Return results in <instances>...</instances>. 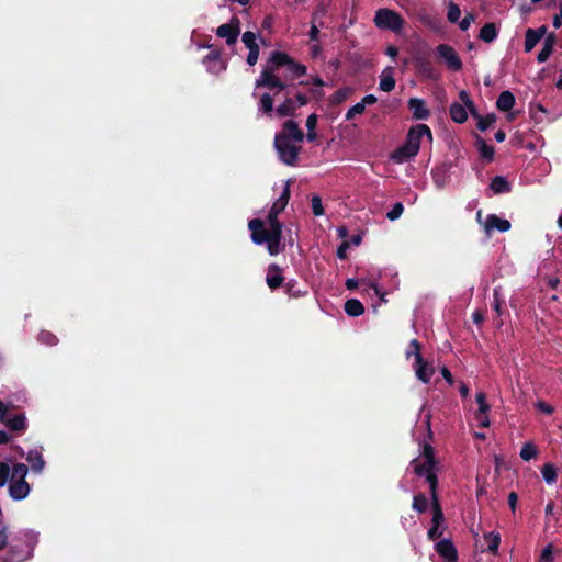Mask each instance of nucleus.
<instances>
[{
	"label": "nucleus",
	"mask_w": 562,
	"mask_h": 562,
	"mask_svg": "<svg viewBox=\"0 0 562 562\" xmlns=\"http://www.w3.org/2000/svg\"><path fill=\"white\" fill-rule=\"evenodd\" d=\"M442 464L436 458L435 449L431 445L424 442V480L429 485L430 491V510L431 526L427 536L430 540L439 539L445 530V516L438 496V473L441 471Z\"/></svg>",
	"instance_id": "1"
},
{
	"label": "nucleus",
	"mask_w": 562,
	"mask_h": 562,
	"mask_svg": "<svg viewBox=\"0 0 562 562\" xmlns=\"http://www.w3.org/2000/svg\"><path fill=\"white\" fill-rule=\"evenodd\" d=\"M304 139V133L294 121H286L282 125V131L276 135L274 146L281 160L290 166L295 165L301 146Z\"/></svg>",
	"instance_id": "2"
},
{
	"label": "nucleus",
	"mask_w": 562,
	"mask_h": 562,
	"mask_svg": "<svg viewBox=\"0 0 562 562\" xmlns=\"http://www.w3.org/2000/svg\"><path fill=\"white\" fill-rule=\"evenodd\" d=\"M271 65H267L260 76V78L256 81V87H268L270 89L277 88L279 91L285 88V85L280 80V78L276 75V70L281 66H290L292 64V58L282 52H274L270 58Z\"/></svg>",
	"instance_id": "3"
},
{
	"label": "nucleus",
	"mask_w": 562,
	"mask_h": 562,
	"mask_svg": "<svg viewBox=\"0 0 562 562\" xmlns=\"http://www.w3.org/2000/svg\"><path fill=\"white\" fill-rule=\"evenodd\" d=\"M422 125L413 126L408 134L406 143L391 154V159L401 164L411 157L417 155L420 147Z\"/></svg>",
	"instance_id": "4"
},
{
	"label": "nucleus",
	"mask_w": 562,
	"mask_h": 562,
	"mask_svg": "<svg viewBox=\"0 0 562 562\" xmlns=\"http://www.w3.org/2000/svg\"><path fill=\"white\" fill-rule=\"evenodd\" d=\"M27 467L23 463H18L12 469L10 495L15 499H22L29 494L30 486L25 481Z\"/></svg>",
	"instance_id": "5"
},
{
	"label": "nucleus",
	"mask_w": 562,
	"mask_h": 562,
	"mask_svg": "<svg viewBox=\"0 0 562 562\" xmlns=\"http://www.w3.org/2000/svg\"><path fill=\"white\" fill-rule=\"evenodd\" d=\"M435 55L438 61L445 64L450 71L456 72L462 69V60L451 45L439 44L436 47Z\"/></svg>",
	"instance_id": "6"
},
{
	"label": "nucleus",
	"mask_w": 562,
	"mask_h": 562,
	"mask_svg": "<svg viewBox=\"0 0 562 562\" xmlns=\"http://www.w3.org/2000/svg\"><path fill=\"white\" fill-rule=\"evenodd\" d=\"M374 22L376 26L394 32L398 31L403 23L401 16L390 9H380L375 14Z\"/></svg>",
	"instance_id": "7"
},
{
	"label": "nucleus",
	"mask_w": 562,
	"mask_h": 562,
	"mask_svg": "<svg viewBox=\"0 0 562 562\" xmlns=\"http://www.w3.org/2000/svg\"><path fill=\"white\" fill-rule=\"evenodd\" d=\"M289 198H290V181L286 182L281 198L272 205V207L269 211L268 222H269L270 231L276 232L277 227H279V231H282V225L278 221V214L284 210V207L288 204Z\"/></svg>",
	"instance_id": "8"
},
{
	"label": "nucleus",
	"mask_w": 562,
	"mask_h": 562,
	"mask_svg": "<svg viewBox=\"0 0 562 562\" xmlns=\"http://www.w3.org/2000/svg\"><path fill=\"white\" fill-rule=\"evenodd\" d=\"M435 550L443 559V562H458V551L450 539L437 541Z\"/></svg>",
	"instance_id": "9"
},
{
	"label": "nucleus",
	"mask_w": 562,
	"mask_h": 562,
	"mask_svg": "<svg viewBox=\"0 0 562 562\" xmlns=\"http://www.w3.org/2000/svg\"><path fill=\"white\" fill-rule=\"evenodd\" d=\"M216 33L217 36L226 38V43L228 45H233L239 34V20L237 18H233L231 23L218 26Z\"/></svg>",
	"instance_id": "10"
},
{
	"label": "nucleus",
	"mask_w": 562,
	"mask_h": 562,
	"mask_svg": "<svg viewBox=\"0 0 562 562\" xmlns=\"http://www.w3.org/2000/svg\"><path fill=\"white\" fill-rule=\"evenodd\" d=\"M547 26L541 25L538 29H528L525 34V52L529 53L546 35Z\"/></svg>",
	"instance_id": "11"
},
{
	"label": "nucleus",
	"mask_w": 562,
	"mask_h": 562,
	"mask_svg": "<svg viewBox=\"0 0 562 562\" xmlns=\"http://www.w3.org/2000/svg\"><path fill=\"white\" fill-rule=\"evenodd\" d=\"M512 227L510 222L505 218L498 217L496 214H490L485 221V232L490 234L492 231L497 229L498 232H507Z\"/></svg>",
	"instance_id": "12"
},
{
	"label": "nucleus",
	"mask_w": 562,
	"mask_h": 562,
	"mask_svg": "<svg viewBox=\"0 0 562 562\" xmlns=\"http://www.w3.org/2000/svg\"><path fill=\"white\" fill-rule=\"evenodd\" d=\"M515 102L516 99L514 94L510 91L506 90L501 92V94L498 95L496 106L499 111L507 112L513 109Z\"/></svg>",
	"instance_id": "13"
},
{
	"label": "nucleus",
	"mask_w": 562,
	"mask_h": 562,
	"mask_svg": "<svg viewBox=\"0 0 562 562\" xmlns=\"http://www.w3.org/2000/svg\"><path fill=\"white\" fill-rule=\"evenodd\" d=\"M450 117L453 122L462 124L468 120V111L464 105L453 102L449 109Z\"/></svg>",
	"instance_id": "14"
},
{
	"label": "nucleus",
	"mask_w": 562,
	"mask_h": 562,
	"mask_svg": "<svg viewBox=\"0 0 562 562\" xmlns=\"http://www.w3.org/2000/svg\"><path fill=\"white\" fill-rule=\"evenodd\" d=\"M476 147L482 159L491 162L494 159V147L486 144V142L479 135H476Z\"/></svg>",
	"instance_id": "15"
},
{
	"label": "nucleus",
	"mask_w": 562,
	"mask_h": 562,
	"mask_svg": "<svg viewBox=\"0 0 562 562\" xmlns=\"http://www.w3.org/2000/svg\"><path fill=\"white\" fill-rule=\"evenodd\" d=\"M490 188L495 194L507 193L512 190L510 183L503 176L494 177L490 183Z\"/></svg>",
	"instance_id": "16"
},
{
	"label": "nucleus",
	"mask_w": 562,
	"mask_h": 562,
	"mask_svg": "<svg viewBox=\"0 0 562 562\" xmlns=\"http://www.w3.org/2000/svg\"><path fill=\"white\" fill-rule=\"evenodd\" d=\"M498 35L496 24L493 22L484 24L479 34V38L485 43H492Z\"/></svg>",
	"instance_id": "17"
},
{
	"label": "nucleus",
	"mask_w": 562,
	"mask_h": 562,
	"mask_svg": "<svg viewBox=\"0 0 562 562\" xmlns=\"http://www.w3.org/2000/svg\"><path fill=\"white\" fill-rule=\"evenodd\" d=\"M283 282V277L281 276V269L277 265H272L269 267V276L267 278V283L271 289L279 288Z\"/></svg>",
	"instance_id": "18"
},
{
	"label": "nucleus",
	"mask_w": 562,
	"mask_h": 562,
	"mask_svg": "<svg viewBox=\"0 0 562 562\" xmlns=\"http://www.w3.org/2000/svg\"><path fill=\"white\" fill-rule=\"evenodd\" d=\"M282 231H270V238L268 239V250L271 255H277L280 252V240H281Z\"/></svg>",
	"instance_id": "19"
},
{
	"label": "nucleus",
	"mask_w": 562,
	"mask_h": 562,
	"mask_svg": "<svg viewBox=\"0 0 562 562\" xmlns=\"http://www.w3.org/2000/svg\"><path fill=\"white\" fill-rule=\"evenodd\" d=\"M493 310L497 316H502L506 306L505 300L502 297V288L496 286L493 290Z\"/></svg>",
	"instance_id": "20"
},
{
	"label": "nucleus",
	"mask_w": 562,
	"mask_h": 562,
	"mask_svg": "<svg viewBox=\"0 0 562 562\" xmlns=\"http://www.w3.org/2000/svg\"><path fill=\"white\" fill-rule=\"evenodd\" d=\"M541 474L543 480L548 484H554L558 479V471L554 464L552 463H544L541 468Z\"/></svg>",
	"instance_id": "21"
},
{
	"label": "nucleus",
	"mask_w": 562,
	"mask_h": 562,
	"mask_svg": "<svg viewBox=\"0 0 562 562\" xmlns=\"http://www.w3.org/2000/svg\"><path fill=\"white\" fill-rule=\"evenodd\" d=\"M345 311L350 316H359L363 314L364 307L360 301L351 299L345 303Z\"/></svg>",
	"instance_id": "22"
},
{
	"label": "nucleus",
	"mask_w": 562,
	"mask_h": 562,
	"mask_svg": "<svg viewBox=\"0 0 562 562\" xmlns=\"http://www.w3.org/2000/svg\"><path fill=\"white\" fill-rule=\"evenodd\" d=\"M395 87V80L391 74V69H385L381 75L380 89L390 92Z\"/></svg>",
	"instance_id": "23"
},
{
	"label": "nucleus",
	"mask_w": 562,
	"mask_h": 562,
	"mask_svg": "<svg viewBox=\"0 0 562 562\" xmlns=\"http://www.w3.org/2000/svg\"><path fill=\"white\" fill-rule=\"evenodd\" d=\"M279 116H293L295 114V106L292 99H286L281 105L277 108Z\"/></svg>",
	"instance_id": "24"
},
{
	"label": "nucleus",
	"mask_w": 562,
	"mask_h": 562,
	"mask_svg": "<svg viewBox=\"0 0 562 562\" xmlns=\"http://www.w3.org/2000/svg\"><path fill=\"white\" fill-rule=\"evenodd\" d=\"M538 454L537 447L532 442H526L520 450V458L524 461H530Z\"/></svg>",
	"instance_id": "25"
},
{
	"label": "nucleus",
	"mask_w": 562,
	"mask_h": 562,
	"mask_svg": "<svg viewBox=\"0 0 562 562\" xmlns=\"http://www.w3.org/2000/svg\"><path fill=\"white\" fill-rule=\"evenodd\" d=\"M496 119L497 117H496V115L494 113H490L486 116L481 115L477 119L476 127L481 132H484V131H486L488 127H491L496 122Z\"/></svg>",
	"instance_id": "26"
},
{
	"label": "nucleus",
	"mask_w": 562,
	"mask_h": 562,
	"mask_svg": "<svg viewBox=\"0 0 562 562\" xmlns=\"http://www.w3.org/2000/svg\"><path fill=\"white\" fill-rule=\"evenodd\" d=\"M461 16V10L459 5L452 1L448 4L447 19L450 23H457Z\"/></svg>",
	"instance_id": "27"
},
{
	"label": "nucleus",
	"mask_w": 562,
	"mask_h": 562,
	"mask_svg": "<svg viewBox=\"0 0 562 562\" xmlns=\"http://www.w3.org/2000/svg\"><path fill=\"white\" fill-rule=\"evenodd\" d=\"M316 123H317V115L316 114L308 115V117L306 120V127L308 130L306 136H307V139L311 142L316 139V137H317V134L315 132Z\"/></svg>",
	"instance_id": "28"
},
{
	"label": "nucleus",
	"mask_w": 562,
	"mask_h": 562,
	"mask_svg": "<svg viewBox=\"0 0 562 562\" xmlns=\"http://www.w3.org/2000/svg\"><path fill=\"white\" fill-rule=\"evenodd\" d=\"M484 538L488 541V550L493 553H496L501 543L499 533L490 532L486 533Z\"/></svg>",
	"instance_id": "29"
},
{
	"label": "nucleus",
	"mask_w": 562,
	"mask_h": 562,
	"mask_svg": "<svg viewBox=\"0 0 562 562\" xmlns=\"http://www.w3.org/2000/svg\"><path fill=\"white\" fill-rule=\"evenodd\" d=\"M475 401H476V403L479 405L477 412H480L481 414H488V412L491 409V406H490V404L486 401L485 393L484 392L476 393Z\"/></svg>",
	"instance_id": "30"
},
{
	"label": "nucleus",
	"mask_w": 562,
	"mask_h": 562,
	"mask_svg": "<svg viewBox=\"0 0 562 562\" xmlns=\"http://www.w3.org/2000/svg\"><path fill=\"white\" fill-rule=\"evenodd\" d=\"M261 108L265 113H270L273 110V99L269 93H265L260 99Z\"/></svg>",
	"instance_id": "31"
},
{
	"label": "nucleus",
	"mask_w": 562,
	"mask_h": 562,
	"mask_svg": "<svg viewBox=\"0 0 562 562\" xmlns=\"http://www.w3.org/2000/svg\"><path fill=\"white\" fill-rule=\"evenodd\" d=\"M251 238L256 244H262L265 241H268V239L270 238V228L269 229L262 228L258 233L251 234Z\"/></svg>",
	"instance_id": "32"
},
{
	"label": "nucleus",
	"mask_w": 562,
	"mask_h": 562,
	"mask_svg": "<svg viewBox=\"0 0 562 562\" xmlns=\"http://www.w3.org/2000/svg\"><path fill=\"white\" fill-rule=\"evenodd\" d=\"M312 210L314 215L321 216L324 214V207L322 205V200L318 195H314L312 198Z\"/></svg>",
	"instance_id": "33"
},
{
	"label": "nucleus",
	"mask_w": 562,
	"mask_h": 562,
	"mask_svg": "<svg viewBox=\"0 0 562 562\" xmlns=\"http://www.w3.org/2000/svg\"><path fill=\"white\" fill-rule=\"evenodd\" d=\"M243 42L245 45L250 49L251 47H257L258 44L256 43V34L254 32H245L243 34Z\"/></svg>",
	"instance_id": "34"
},
{
	"label": "nucleus",
	"mask_w": 562,
	"mask_h": 562,
	"mask_svg": "<svg viewBox=\"0 0 562 562\" xmlns=\"http://www.w3.org/2000/svg\"><path fill=\"white\" fill-rule=\"evenodd\" d=\"M539 562H553L552 544H548L542 550Z\"/></svg>",
	"instance_id": "35"
},
{
	"label": "nucleus",
	"mask_w": 562,
	"mask_h": 562,
	"mask_svg": "<svg viewBox=\"0 0 562 562\" xmlns=\"http://www.w3.org/2000/svg\"><path fill=\"white\" fill-rule=\"evenodd\" d=\"M403 213V205L402 203L394 204L393 209L386 214L387 218L390 221H394L398 218Z\"/></svg>",
	"instance_id": "36"
},
{
	"label": "nucleus",
	"mask_w": 562,
	"mask_h": 562,
	"mask_svg": "<svg viewBox=\"0 0 562 562\" xmlns=\"http://www.w3.org/2000/svg\"><path fill=\"white\" fill-rule=\"evenodd\" d=\"M413 345L415 347V356H416V363H417L416 375L419 379H422V356L419 353V345H418L417 340H414Z\"/></svg>",
	"instance_id": "37"
},
{
	"label": "nucleus",
	"mask_w": 562,
	"mask_h": 562,
	"mask_svg": "<svg viewBox=\"0 0 562 562\" xmlns=\"http://www.w3.org/2000/svg\"><path fill=\"white\" fill-rule=\"evenodd\" d=\"M10 468L5 463H0V486H3L9 477Z\"/></svg>",
	"instance_id": "38"
},
{
	"label": "nucleus",
	"mask_w": 562,
	"mask_h": 562,
	"mask_svg": "<svg viewBox=\"0 0 562 562\" xmlns=\"http://www.w3.org/2000/svg\"><path fill=\"white\" fill-rule=\"evenodd\" d=\"M552 52L553 50L551 48L542 46V49L539 52L537 56V61L540 64L546 63L551 56Z\"/></svg>",
	"instance_id": "39"
},
{
	"label": "nucleus",
	"mask_w": 562,
	"mask_h": 562,
	"mask_svg": "<svg viewBox=\"0 0 562 562\" xmlns=\"http://www.w3.org/2000/svg\"><path fill=\"white\" fill-rule=\"evenodd\" d=\"M364 111L363 103H357L346 114L347 120H351L355 115L361 114Z\"/></svg>",
	"instance_id": "40"
},
{
	"label": "nucleus",
	"mask_w": 562,
	"mask_h": 562,
	"mask_svg": "<svg viewBox=\"0 0 562 562\" xmlns=\"http://www.w3.org/2000/svg\"><path fill=\"white\" fill-rule=\"evenodd\" d=\"M409 105L414 109V116L416 119L422 117V101L419 99H411Z\"/></svg>",
	"instance_id": "41"
},
{
	"label": "nucleus",
	"mask_w": 562,
	"mask_h": 562,
	"mask_svg": "<svg viewBox=\"0 0 562 562\" xmlns=\"http://www.w3.org/2000/svg\"><path fill=\"white\" fill-rule=\"evenodd\" d=\"M9 425L14 430H21L24 428V418L21 416H16L9 420Z\"/></svg>",
	"instance_id": "42"
},
{
	"label": "nucleus",
	"mask_w": 562,
	"mask_h": 562,
	"mask_svg": "<svg viewBox=\"0 0 562 562\" xmlns=\"http://www.w3.org/2000/svg\"><path fill=\"white\" fill-rule=\"evenodd\" d=\"M473 21H474V15L472 13L465 14V16L459 22L460 30L467 31Z\"/></svg>",
	"instance_id": "43"
},
{
	"label": "nucleus",
	"mask_w": 562,
	"mask_h": 562,
	"mask_svg": "<svg viewBox=\"0 0 562 562\" xmlns=\"http://www.w3.org/2000/svg\"><path fill=\"white\" fill-rule=\"evenodd\" d=\"M289 69L296 76H302L306 72V67L304 65L296 64L293 59L292 64L289 66Z\"/></svg>",
	"instance_id": "44"
},
{
	"label": "nucleus",
	"mask_w": 562,
	"mask_h": 562,
	"mask_svg": "<svg viewBox=\"0 0 562 562\" xmlns=\"http://www.w3.org/2000/svg\"><path fill=\"white\" fill-rule=\"evenodd\" d=\"M435 372V369L426 360H424V384L428 383Z\"/></svg>",
	"instance_id": "45"
},
{
	"label": "nucleus",
	"mask_w": 562,
	"mask_h": 562,
	"mask_svg": "<svg viewBox=\"0 0 562 562\" xmlns=\"http://www.w3.org/2000/svg\"><path fill=\"white\" fill-rule=\"evenodd\" d=\"M258 57H259V46L257 47H251L249 49V54H248V57H247V63L250 65V66H254L257 60H258Z\"/></svg>",
	"instance_id": "46"
},
{
	"label": "nucleus",
	"mask_w": 562,
	"mask_h": 562,
	"mask_svg": "<svg viewBox=\"0 0 562 562\" xmlns=\"http://www.w3.org/2000/svg\"><path fill=\"white\" fill-rule=\"evenodd\" d=\"M251 234H256L263 228V222L259 218L251 220L248 224Z\"/></svg>",
	"instance_id": "47"
},
{
	"label": "nucleus",
	"mask_w": 562,
	"mask_h": 562,
	"mask_svg": "<svg viewBox=\"0 0 562 562\" xmlns=\"http://www.w3.org/2000/svg\"><path fill=\"white\" fill-rule=\"evenodd\" d=\"M475 419L480 427H488L490 426V419L487 414H481L480 412L475 413Z\"/></svg>",
	"instance_id": "48"
},
{
	"label": "nucleus",
	"mask_w": 562,
	"mask_h": 562,
	"mask_svg": "<svg viewBox=\"0 0 562 562\" xmlns=\"http://www.w3.org/2000/svg\"><path fill=\"white\" fill-rule=\"evenodd\" d=\"M555 43L557 35L554 33H549L544 38L543 46L549 47L553 50Z\"/></svg>",
	"instance_id": "49"
},
{
	"label": "nucleus",
	"mask_w": 562,
	"mask_h": 562,
	"mask_svg": "<svg viewBox=\"0 0 562 562\" xmlns=\"http://www.w3.org/2000/svg\"><path fill=\"white\" fill-rule=\"evenodd\" d=\"M537 408H538L540 412H542V413H544V414H547V415H551V414L553 413V407H552L551 405H549L548 403L542 402V401H539V402L537 403Z\"/></svg>",
	"instance_id": "50"
},
{
	"label": "nucleus",
	"mask_w": 562,
	"mask_h": 562,
	"mask_svg": "<svg viewBox=\"0 0 562 562\" xmlns=\"http://www.w3.org/2000/svg\"><path fill=\"white\" fill-rule=\"evenodd\" d=\"M467 111L470 113V115L474 119H479L481 116V114L479 113V110L476 108V105L474 104V102H470L468 103L467 105H464Z\"/></svg>",
	"instance_id": "51"
},
{
	"label": "nucleus",
	"mask_w": 562,
	"mask_h": 562,
	"mask_svg": "<svg viewBox=\"0 0 562 562\" xmlns=\"http://www.w3.org/2000/svg\"><path fill=\"white\" fill-rule=\"evenodd\" d=\"M440 371H441L443 379L448 382V384L452 385L454 382V379H453L450 370L443 366V367H441Z\"/></svg>",
	"instance_id": "52"
},
{
	"label": "nucleus",
	"mask_w": 562,
	"mask_h": 562,
	"mask_svg": "<svg viewBox=\"0 0 562 562\" xmlns=\"http://www.w3.org/2000/svg\"><path fill=\"white\" fill-rule=\"evenodd\" d=\"M517 501H518L517 493L510 492L508 495V505L513 512H515V509H516Z\"/></svg>",
	"instance_id": "53"
},
{
	"label": "nucleus",
	"mask_w": 562,
	"mask_h": 562,
	"mask_svg": "<svg viewBox=\"0 0 562 562\" xmlns=\"http://www.w3.org/2000/svg\"><path fill=\"white\" fill-rule=\"evenodd\" d=\"M459 99L460 101L462 102L461 104L462 105H467L468 103L472 102L473 100L471 99L470 94L468 91L465 90H461L459 92Z\"/></svg>",
	"instance_id": "54"
},
{
	"label": "nucleus",
	"mask_w": 562,
	"mask_h": 562,
	"mask_svg": "<svg viewBox=\"0 0 562 562\" xmlns=\"http://www.w3.org/2000/svg\"><path fill=\"white\" fill-rule=\"evenodd\" d=\"M350 244L349 241H344L338 250H337V256L340 258V259H345L346 258V250L349 248Z\"/></svg>",
	"instance_id": "55"
},
{
	"label": "nucleus",
	"mask_w": 562,
	"mask_h": 562,
	"mask_svg": "<svg viewBox=\"0 0 562 562\" xmlns=\"http://www.w3.org/2000/svg\"><path fill=\"white\" fill-rule=\"evenodd\" d=\"M347 98V92L346 91H342V90H339L337 91L334 97H333V102L335 103H340L342 102L345 99Z\"/></svg>",
	"instance_id": "56"
},
{
	"label": "nucleus",
	"mask_w": 562,
	"mask_h": 562,
	"mask_svg": "<svg viewBox=\"0 0 562 562\" xmlns=\"http://www.w3.org/2000/svg\"><path fill=\"white\" fill-rule=\"evenodd\" d=\"M472 318H473V322L476 324V325H481L483 322H484V314L481 312V311H475L473 314H472Z\"/></svg>",
	"instance_id": "57"
},
{
	"label": "nucleus",
	"mask_w": 562,
	"mask_h": 562,
	"mask_svg": "<svg viewBox=\"0 0 562 562\" xmlns=\"http://www.w3.org/2000/svg\"><path fill=\"white\" fill-rule=\"evenodd\" d=\"M319 30L315 24H312L310 30V38L311 41H317L318 40Z\"/></svg>",
	"instance_id": "58"
},
{
	"label": "nucleus",
	"mask_w": 562,
	"mask_h": 562,
	"mask_svg": "<svg viewBox=\"0 0 562 562\" xmlns=\"http://www.w3.org/2000/svg\"><path fill=\"white\" fill-rule=\"evenodd\" d=\"M496 142L502 143L506 138V133L503 130H498L494 135Z\"/></svg>",
	"instance_id": "59"
},
{
	"label": "nucleus",
	"mask_w": 562,
	"mask_h": 562,
	"mask_svg": "<svg viewBox=\"0 0 562 562\" xmlns=\"http://www.w3.org/2000/svg\"><path fill=\"white\" fill-rule=\"evenodd\" d=\"M469 391H470V389L468 387V385L464 384L463 382H461L460 387H459V392H460L461 396L467 397L469 395Z\"/></svg>",
	"instance_id": "60"
},
{
	"label": "nucleus",
	"mask_w": 562,
	"mask_h": 562,
	"mask_svg": "<svg viewBox=\"0 0 562 562\" xmlns=\"http://www.w3.org/2000/svg\"><path fill=\"white\" fill-rule=\"evenodd\" d=\"M552 24H553L554 29H560L561 25H562V16L560 14L559 15H554Z\"/></svg>",
	"instance_id": "61"
},
{
	"label": "nucleus",
	"mask_w": 562,
	"mask_h": 562,
	"mask_svg": "<svg viewBox=\"0 0 562 562\" xmlns=\"http://www.w3.org/2000/svg\"><path fill=\"white\" fill-rule=\"evenodd\" d=\"M376 102V98L374 95H367L361 103H363V106H366V104H373Z\"/></svg>",
	"instance_id": "62"
},
{
	"label": "nucleus",
	"mask_w": 562,
	"mask_h": 562,
	"mask_svg": "<svg viewBox=\"0 0 562 562\" xmlns=\"http://www.w3.org/2000/svg\"><path fill=\"white\" fill-rule=\"evenodd\" d=\"M346 286L349 290H353V289H356L358 286V282L355 279H348L346 281Z\"/></svg>",
	"instance_id": "63"
},
{
	"label": "nucleus",
	"mask_w": 562,
	"mask_h": 562,
	"mask_svg": "<svg viewBox=\"0 0 562 562\" xmlns=\"http://www.w3.org/2000/svg\"><path fill=\"white\" fill-rule=\"evenodd\" d=\"M424 137H427L428 140H432L431 130L426 124H424Z\"/></svg>",
	"instance_id": "64"
}]
</instances>
